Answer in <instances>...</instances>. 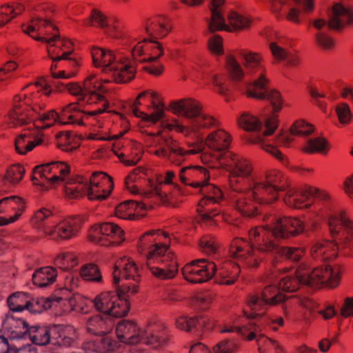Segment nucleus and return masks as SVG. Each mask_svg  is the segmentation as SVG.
<instances>
[{"label": "nucleus", "instance_id": "52", "mask_svg": "<svg viewBox=\"0 0 353 353\" xmlns=\"http://www.w3.org/2000/svg\"><path fill=\"white\" fill-rule=\"evenodd\" d=\"M259 294L268 307L276 305L286 299L285 295L279 292V290L272 285H267Z\"/></svg>", "mask_w": 353, "mask_h": 353}, {"label": "nucleus", "instance_id": "32", "mask_svg": "<svg viewBox=\"0 0 353 353\" xmlns=\"http://www.w3.org/2000/svg\"><path fill=\"white\" fill-rule=\"evenodd\" d=\"M353 24V10L341 4H335L332 8V14L328 21V27L332 30H341L345 26Z\"/></svg>", "mask_w": 353, "mask_h": 353}, {"label": "nucleus", "instance_id": "30", "mask_svg": "<svg viewBox=\"0 0 353 353\" xmlns=\"http://www.w3.org/2000/svg\"><path fill=\"white\" fill-rule=\"evenodd\" d=\"M43 136L40 130H25L15 139V150L20 154H27L43 143Z\"/></svg>", "mask_w": 353, "mask_h": 353}, {"label": "nucleus", "instance_id": "5", "mask_svg": "<svg viewBox=\"0 0 353 353\" xmlns=\"http://www.w3.org/2000/svg\"><path fill=\"white\" fill-rule=\"evenodd\" d=\"M32 181L44 184L47 181L54 187L63 185L69 199H77L85 192L83 177L71 175L70 166L64 161H52L37 165L34 168Z\"/></svg>", "mask_w": 353, "mask_h": 353}, {"label": "nucleus", "instance_id": "28", "mask_svg": "<svg viewBox=\"0 0 353 353\" xmlns=\"http://www.w3.org/2000/svg\"><path fill=\"white\" fill-rule=\"evenodd\" d=\"M142 331L136 322L128 320L121 321L116 327L118 339L127 345H136L141 343Z\"/></svg>", "mask_w": 353, "mask_h": 353}, {"label": "nucleus", "instance_id": "64", "mask_svg": "<svg viewBox=\"0 0 353 353\" xmlns=\"http://www.w3.org/2000/svg\"><path fill=\"white\" fill-rule=\"evenodd\" d=\"M83 24L86 26H94L104 28L108 26V21L105 15L98 10H93L90 17L85 19Z\"/></svg>", "mask_w": 353, "mask_h": 353}, {"label": "nucleus", "instance_id": "43", "mask_svg": "<svg viewBox=\"0 0 353 353\" xmlns=\"http://www.w3.org/2000/svg\"><path fill=\"white\" fill-rule=\"evenodd\" d=\"M268 305L259 293L250 294L247 299V307L244 314L248 318H256L265 313Z\"/></svg>", "mask_w": 353, "mask_h": 353}, {"label": "nucleus", "instance_id": "1", "mask_svg": "<svg viewBox=\"0 0 353 353\" xmlns=\"http://www.w3.org/2000/svg\"><path fill=\"white\" fill-rule=\"evenodd\" d=\"M270 233L260 229L249 232L250 243L242 238L232 240L229 253L248 268H256L262 261L260 252L276 254L292 261H299L305 254L303 248L280 247L278 240L269 239Z\"/></svg>", "mask_w": 353, "mask_h": 353}, {"label": "nucleus", "instance_id": "46", "mask_svg": "<svg viewBox=\"0 0 353 353\" xmlns=\"http://www.w3.org/2000/svg\"><path fill=\"white\" fill-rule=\"evenodd\" d=\"M53 219L52 212L45 208L36 211L31 218L32 226L42 232L47 236V229H52L53 225H50Z\"/></svg>", "mask_w": 353, "mask_h": 353}, {"label": "nucleus", "instance_id": "47", "mask_svg": "<svg viewBox=\"0 0 353 353\" xmlns=\"http://www.w3.org/2000/svg\"><path fill=\"white\" fill-rule=\"evenodd\" d=\"M57 276L56 269L46 266L37 270L32 275L33 283L39 287H46L53 283Z\"/></svg>", "mask_w": 353, "mask_h": 353}, {"label": "nucleus", "instance_id": "21", "mask_svg": "<svg viewBox=\"0 0 353 353\" xmlns=\"http://www.w3.org/2000/svg\"><path fill=\"white\" fill-rule=\"evenodd\" d=\"M216 265L205 259L193 260L182 269L184 279L193 283H200L209 281L215 274Z\"/></svg>", "mask_w": 353, "mask_h": 353}, {"label": "nucleus", "instance_id": "26", "mask_svg": "<svg viewBox=\"0 0 353 353\" xmlns=\"http://www.w3.org/2000/svg\"><path fill=\"white\" fill-rule=\"evenodd\" d=\"M46 303L45 309L51 305L45 299H41L38 301L30 299L27 294L24 292H15L10 295L8 299V304L12 312H19L26 309L32 312H40L39 305Z\"/></svg>", "mask_w": 353, "mask_h": 353}, {"label": "nucleus", "instance_id": "63", "mask_svg": "<svg viewBox=\"0 0 353 353\" xmlns=\"http://www.w3.org/2000/svg\"><path fill=\"white\" fill-rule=\"evenodd\" d=\"M25 172L23 165L20 164L13 165L7 170L4 179L9 183L15 185L22 180Z\"/></svg>", "mask_w": 353, "mask_h": 353}, {"label": "nucleus", "instance_id": "33", "mask_svg": "<svg viewBox=\"0 0 353 353\" xmlns=\"http://www.w3.org/2000/svg\"><path fill=\"white\" fill-rule=\"evenodd\" d=\"M168 339V334L166 327L163 325H153L142 331V339L141 343L152 345L158 347L166 343Z\"/></svg>", "mask_w": 353, "mask_h": 353}, {"label": "nucleus", "instance_id": "35", "mask_svg": "<svg viewBox=\"0 0 353 353\" xmlns=\"http://www.w3.org/2000/svg\"><path fill=\"white\" fill-rule=\"evenodd\" d=\"M51 341L54 345L69 346L76 336L75 329L70 325H56L50 329Z\"/></svg>", "mask_w": 353, "mask_h": 353}, {"label": "nucleus", "instance_id": "34", "mask_svg": "<svg viewBox=\"0 0 353 353\" xmlns=\"http://www.w3.org/2000/svg\"><path fill=\"white\" fill-rule=\"evenodd\" d=\"M3 327L12 339H19L28 332V323L23 319L8 314L3 322Z\"/></svg>", "mask_w": 353, "mask_h": 353}, {"label": "nucleus", "instance_id": "24", "mask_svg": "<svg viewBox=\"0 0 353 353\" xmlns=\"http://www.w3.org/2000/svg\"><path fill=\"white\" fill-rule=\"evenodd\" d=\"M236 193L232 197L235 209L243 216H252L257 213V204L265 205L261 203L252 194V184L250 188L243 190H235Z\"/></svg>", "mask_w": 353, "mask_h": 353}, {"label": "nucleus", "instance_id": "6", "mask_svg": "<svg viewBox=\"0 0 353 353\" xmlns=\"http://www.w3.org/2000/svg\"><path fill=\"white\" fill-rule=\"evenodd\" d=\"M46 96L52 92L50 86L45 81L29 85L26 92L17 94L13 99V108L6 117V123L9 127L18 128L29 125L28 130L34 127L37 117V97L39 91Z\"/></svg>", "mask_w": 353, "mask_h": 353}, {"label": "nucleus", "instance_id": "37", "mask_svg": "<svg viewBox=\"0 0 353 353\" xmlns=\"http://www.w3.org/2000/svg\"><path fill=\"white\" fill-rule=\"evenodd\" d=\"M113 327L112 320L105 314H97L89 318L87 323L88 331L95 335H105Z\"/></svg>", "mask_w": 353, "mask_h": 353}, {"label": "nucleus", "instance_id": "15", "mask_svg": "<svg viewBox=\"0 0 353 353\" xmlns=\"http://www.w3.org/2000/svg\"><path fill=\"white\" fill-rule=\"evenodd\" d=\"M199 190L203 195L196 209L200 220L203 223H210L221 212L217 208H211V207L213 205L219 204L223 200V194L218 187L209 183L208 181Z\"/></svg>", "mask_w": 353, "mask_h": 353}, {"label": "nucleus", "instance_id": "11", "mask_svg": "<svg viewBox=\"0 0 353 353\" xmlns=\"http://www.w3.org/2000/svg\"><path fill=\"white\" fill-rule=\"evenodd\" d=\"M114 284L123 294H134L138 292L141 275L136 263L129 257L118 260L113 272Z\"/></svg>", "mask_w": 353, "mask_h": 353}, {"label": "nucleus", "instance_id": "44", "mask_svg": "<svg viewBox=\"0 0 353 353\" xmlns=\"http://www.w3.org/2000/svg\"><path fill=\"white\" fill-rule=\"evenodd\" d=\"M221 333H237L248 341H252L259 334V326L253 323L243 327H239L230 323L225 324L220 328Z\"/></svg>", "mask_w": 353, "mask_h": 353}, {"label": "nucleus", "instance_id": "16", "mask_svg": "<svg viewBox=\"0 0 353 353\" xmlns=\"http://www.w3.org/2000/svg\"><path fill=\"white\" fill-rule=\"evenodd\" d=\"M341 274V268L338 265L333 268L330 265L316 268L310 273H305L301 269L297 270L298 278L302 283L312 287L327 283L330 287L334 288L339 284Z\"/></svg>", "mask_w": 353, "mask_h": 353}, {"label": "nucleus", "instance_id": "12", "mask_svg": "<svg viewBox=\"0 0 353 353\" xmlns=\"http://www.w3.org/2000/svg\"><path fill=\"white\" fill-rule=\"evenodd\" d=\"M130 112L147 121L155 123L164 115L163 105L159 95L153 90L141 92L130 108Z\"/></svg>", "mask_w": 353, "mask_h": 353}, {"label": "nucleus", "instance_id": "38", "mask_svg": "<svg viewBox=\"0 0 353 353\" xmlns=\"http://www.w3.org/2000/svg\"><path fill=\"white\" fill-rule=\"evenodd\" d=\"M224 0H211L212 17L208 26V29L211 32L222 30L231 31L230 28L225 24L222 15V6Z\"/></svg>", "mask_w": 353, "mask_h": 353}, {"label": "nucleus", "instance_id": "7", "mask_svg": "<svg viewBox=\"0 0 353 353\" xmlns=\"http://www.w3.org/2000/svg\"><path fill=\"white\" fill-rule=\"evenodd\" d=\"M91 54L94 66L111 78L103 80V83L113 81L117 83H126L134 79L135 65L131 59H117L113 51L99 47H92Z\"/></svg>", "mask_w": 353, "mask_h": 353}, {"label": "nucleus", "instance_id": "27", "mask_svg": "<svg viewBox=\"0 0 353 353\" xmlns=\"http://www.w3.org/2000/svg\"><path fill=\"white\" fill-rule=\"evenodd\" d=\"M179 179L183 183L199 190L209 181L210 173L201 166H187L181 169Z\"/></svg>", "mask_w": 353, "mask_h": 353}, {"label": "nucleus", "instance_id": "14", "mask_svg": "<svg viewBox=\"0 0 353 353\" xmlns=\"http://www.w3.org/2000/svg\"><path fill=\"white\" fill-rule=\"evenodd\" d=\"M272 225L258 226L252 228L249 232H259L260 229L270 233V239H287L294 237L304 231L305 225L302 221L297 218L283 216L273 219Z\"/></svg>", "mask_w": 353, "mask_h": 353}, {"label": "nucleus", "instance_id": "48", "mask_svg": "<svg viewBox=\"0 0 353 353\" xmlns=\"http://www.w3.org/2000/svg\"><path fill=\"white\" fill-rule=\"evenodd\" d=\"M216 272L220 276L219 283L223 285H231L234 283L240 273L238 264L226 262L219 269L216 268Z\"/></svg>", "mask_w": 353, "mask_h": 353}, {"label": "nucleus", "instance_id": "4", "mask_svg": "<svg viewBox=\"0 0 353 353\" xmlns=\"http://www.w3.org/2000/svg\"><path fill=\"white\" fill-rule=\"evenodd\" d=\"M203 108V105L199 101L192 98L172 101L170 103V111L175 115L183 116L185 121L181 122L175 119L167 124V129L185 137H197L203 130L218 126V120L204 112Z\"/></svg>", "mask_w": 353, "mask_h": 353}, {"label": "nucleus", "instance_id": "50", "mask_svg": "<svg viewBox=\"0 0 353 353\" xmlns=\"http://www.w3.org/2000/svg\"><path fill=\"white\" fill-rule=\"evenodd\" d=\"M260 353H285L281 345L263 335L259 328V334L255 337Z\"/></svg>", "mask_w": 353, "mask_h": 353}, {"label": "nucleus", "instance_id": "60", "mask_svg": "<svg viewBox=\"0 0 353 353\" xmlns=\"http://www.w3.org/2000/svg\"><path fill=\"white\" fill-rule=\"evenodd\" d=\"M227 68L231 78L234 81H240L245 77H248L245 70L243 69L240 63L233 57H228Z\"/></svg>", "mask_w": 353, "mask_h": 353}, {"label": "nucleus", "instance_id": "31", "mask_svg": "<svg viewBox=\"0 0 353 353\" xmlns=\"http://www.w3.org/2000/svg\"><path fill=\"white\" fill-rule=\"evenodd\" d=\"M79 101L82 103L90 105H95L97 106L96 110L83 112L84 117H86L87 119L90 117H94L95 119L97 120V117L107 111L109 108L108 101L104 96L99 94L96 91L88 93L85 92L81 98H79Z\"/></svg>", "mask_w": 353, "mask_h": 353}, {"label": "nucleus", "instance_id": "10", "mask_svg": "<svg viewBox=\"0 0 353 353\" xmlns=\"http://www.w3.org/2000/svg\"><path fill=\"white\" fill-rule=\"evenodd\" d=\"M150 148V153L160 158H167L177 165L184 161L185 156L196 154L202 150V147L197 144L192 145V149L184 150L171 137L159 134L152 137Z\"/></svg>", "mask_w": 353, "mask_h": 353}, {"label": "nucleus", "instance_id": "45", "mask_svg": "<svg viewBox=\"0 0 353 353\" xmlns=\"http://www.w3.org/2000/svg\"><path fill=\"white\" fill-rule=\"evenodd\" d=\"M43 108V107L37 103L38 114L34 123L35 130H39V129L48 128L57 123H60L59 113L54 110L41 112Z\"/></svg>", "mask_w": 353, "mask_h": 353}, {"label": "nucleus", "instance_id": "59", "mask_svg": "<svg viewBox=\"0 0 353 353\" xmlns=\"http://www.w3.org/2000/svg\"><path fill=\"white\" fill-rule=\"evenodd\" d=\"M81 276L88 281L101 282L102 275L98 266L93 263L83 265L80 270Z\"/></svg>", "mask_w": 353, "mask_h": 353}, {"label": "nucleus", "instance_id": "58", "mask_svg": "<svg viewBox=\"0 0 353 353\" xmlns=\"http://www.w3.org/2000/svg\"><path fill=\"white\" fill-rule=\"evenodd\" d=\"M66 60L68 61L69 66L72 67L73 70L70 71L62 70L58 72H55L54 70L57 68V64H52L50 68V71L53 78L70 79L72 77H74L77 74V68L79 66V61L75 58L70 57V56H68V59Z\"/></svg>", "mask_w": 353, "mask_h": 353}, {"label": "nucleus", "instance_id": "20", "mask_svg": "<svg viewBox=\"0 0 353 353\" xmlns=\"http://www.w3.org/2000/svg\"><path fill=\"white\" fill-rule=\"evenodd\" d=\"M83 183L86 185L85 192L79 197L87 195L90 201L105 199L114 188L112 179L102 172L93 173L90 179L89 185L87 180L83 178Z\"/></svg>", "mask_w": 353, "mask_h": 353}, {"label": "nucleus", "instance_id": "22", "mask_svg": "<svg viewBox=\"0 0 353 353\" xmlns=\"http://www.w3.org/2000/svg\"><path fill=\"white\" fill-rule=\"evenodd\" d=\"M26 208L23 199L17 196L0 200V225H6L18 220Z\"/></svg>", "mask_w": 353, "mask_h": 353}, {"label": "nucleus", "instance_id": "25", "mask_svg": "<svg viewBox=\"0 0 353 353\" xmlns=\"http://www.w3.org/2000/svg\"><path fill=\"white\" fill-rule=\"evenodd\" d=\"M221 161L222 163L229 168L232 176L248 178L252 176L253 165L248 159L227 151L223 154Z\"/></svg>", "mask_w": 353, "mask_h": 353}, {"label": "nucleus", "instance_id": "41", "mask_svg": "<svg viewBox=\"0 0 353 353\" xmlns=\"http://www.w3.org/2000/svg\"><path fill=\"white\" fill-rule=\"evenodd\" d=\"M78 105L75 103H71L61 108L59 114L61 124H76L81 125L83 124L84 117L83 112L77 111Z\"/></svg>", "mask_w": 353, "mask_h": 353}, {"label": "nucleus", "instance_id": "54", "mask_svg": "<svg viewBox=\"0 0 353 353\" xmlns=\"http://www.w3.org/2000/svg\"><path fill=\"white\" fill-rule=\"evenodd\" d=\"M250 142L254 144H259L260 147L267 152L268 153L272 154L276 159H277L279 161L283 163L284 165H287L288 163V159L287 157L284 156L281 153V152L276 148V147L265 143L263 141V138L261 136H255L253 135L250 138Z\"/></svg>", "mask_w": 353, "mask_h": 353}, {"label": "nucleus", "instance_id": "42", "mask_svg": "<svg viewBox=\"0 0 353 353\" xmlns=\"http://www.w3.org/2000/svg\"><path fill=\"white\" fill-rule=\"evenodd\" d=\"M337 252V245L334 242L327 241H317L311 249L312 257L320 260L335 258Z\"/></svg>", "mask_w": 353, "mask_h": 353}, {"label": "nucleus", "instance_id": "55", "mask_svg": "<svg viewBox=\"0 0 353 353\" xmlns=\"http://www.w3.org/2000/svg\"><path fill=\"white\" fill-rule=\"evenodd\" d=\"M79 263L77 256L72 252H63L58 254L54 259V264L59 268L68 271Z\"/></svg>", "mask_w": 353, "mask_h": 353}, {"label": "nucleus", "instance_id": "36", "mask_svg": "<svg viewBox=\"0 0 353 353\" xmlns=\"http://www.w3.org/2000/svg\"><path fill=\"white\" fill-rule=\"evenodd\" d=\"M284 202L290 208L301 209L310 206L312 201L307 192L306 187L304 190H288Z\"/></svg>", "mask_w": 353, "mask_h": 353}, {"label": "nucleus", "instance_id": "29", "mask_svg": "<svg viewBox=\"0 0 353 353\" xmlns=\"http://www.w3.org/2000/svg\"><path fill=\"white\" fill-rule=\"evenodd\" d=\"M145 30L152 39H163L172 31L171 21L164 15L151 17L145 21Z\"/></svg>", "mask_w": 353, "mask_h": 353}, {"label": "nucleus", "instance_id": "39", "mask_svg": "<svg viewBox=\"0 0 353 353\" xmlns=\"http://www.w3.org/2000/svg\"><path fill=\"white\" fill-rule=\"evenodd\" d=\"M231 142L230 135L224 130L219 129L208 134L205 144L214 151L226 150Z\"/></svg>", "mask_w": 353, "mask_h": 353}, {"label": "nucleus", "instance_id": "9", "mask_svg": "<svg viewBox=\"0 0 353 353\" xmlns=\"http://www.w3.org/2000/svg\"><path fill=\"white\" fill-rule=\"evenodd\" d=\"M252 194L261 203L272 204L277 201L279 193L288 187V179L279 170L267 172L264 180L252 178Z\"/></svg>", "mask_w": 353, "mask_h": 353}, {"label": "nucleus", "instance_id": "61", "mask_svg": "<svg viewBox=\"0 0 353 353\" xmlns=\"http://www.w3.org/2000/svg\"><path fill=\"white\" fill-rule=\"evenodd\" d=\"M238 123L241 128L247 131H256L261 128V123L258 118L246 112L241 114Z\"/></svg>", "mask_w": 353, "mask_h": 353}, {"label": "nucleus", "instance_id": "40", "mask_svg": "<svg viewBox=\"0 0 353 353\" xmlns=\"http://www.w3.org/2000/svg\"><path fill=\"white\" fill-rule=\"evenodd\" d=\"M127 130L122 131L118 134L114 135L111 137V139H117V141L113 143L112 145V150L114 153L120 159V160L127 166H132L135 165L138 163V162L140 161L141 158V149L137 148V151L134 154H132L130 155H128V157H125V154L124 152H119V150L121 149V147H123V140H119V139L122 137L125 132ZM139 148H140L139 146Z\"/></svg>", "mask_w": 353, "mask_h": 353}, {"label": "nucleus", "instance_id": "13", "mask_svg": "<svg viewBox=\"0 0 353 353\" xmlns=\"http://www.w3.org/2000/svg\"><path fill=\"white\" fill-rule=\"evenodd\" d=\"M119 292H121L119 290ZM125 294L115 291H105L98 294L92 301L95 309L104 314L113 317L125 316L130 310V304Z\"/></svg>", "mask_w": 353, "mask_h": 353}, {"label": "nucleus", "instance_id": "3", "mask_svg": "<svg viewBox=\"0 0 353 353\" xmlns=\"http://www.w3.org/2000/svg\"><path fill=\"white\" fill-rule=\"evenodd\" d=\"M52 17V12L48 8L37 10L30 21L22 25V30L34 39L48 44V55L56 64L57 61L68 59L73 52V44L70 40L59 37Z\"/></svg>", "mask_w": 353, "mask_h": 353}, {"label": "nucleus", "instance_id": "17", "mask_svg": "<svg viewBox=\"0 0 353 353\" xmlns=\"http://www.w3.org/2000/svg\"><path fill=\"white\" fill-rule=\"evenodd\" d=\"M146 170L142 167H138L134 169L125 178V184L126 188L134 194H141L146 198H150L154 196H157L161 199L166 194L162 192V184H156L152 179L147 180V187L148 190H144L143 188V181H145V177L146 176Z\"/></svg>", "mask_w": 353, "mask_h": 353}, {"label": "nucleus", "instance_id": "18", "mask_svg": "<svg viewBox=\"0 0 353 353\" xmlns=\"http://www.w3.org/2000/svg\"><path fill=\"white\" fill-rule=\"evenodd\" d=\"M165 51L164 45L155 39H144L131 50V61L134 63L135 74L138 63L153 62L162 57Z\"/></svg>", "mask_w": 353, "mask_h": 353}, {"label": "nucleus", "instance_id": "57", "mask_svg": "<svg viewBox=\"0 0 353 353\" xmlns=\"http://www.w3.org/2000/svg\"><path fill=\"white\" fill-rule=\"evenodd\" d=\"M339 223L342 225L348 232L353 230V221L348 217L345 212H341L338 216L332 217L330 219V230L332 234L339 232Z\"/></svg>", "mask_w": 353, "mask_h": 353}, {"label": "nucleus", "instance_id": "2", "mask_svg": "<svg viewBox=\"0 0 353 353\" xmlns=\"http://www.w3.org/2000/svg\"><path fill=\"white\" fill-rule=\"evenodd\" d=\"M169 244V234L161 230L145 232L137 243L138 252L144 256L147 268L159 279H173L178 272V263Z\"/></svg>", "mask_w": 353, "mask_h": 353}, {"label": "nucleus", "instance_id": "8", "mask_svg": "<svg viewBox=\"0 0 353 353\" xmlns=\"http://www.w3.org/2000/svg\"><path fill=\"white\" fill-rule=\"evenodd\" d=\"M240 56L247 76L256 78L248 88L247 96L254 99H263L265 94L263 90L265 88L268 80L266 78V68L263 56L251 51H242Z\"/></svg>", "mask_w": 353, "mask_h": 353}, {"label": "nucleus", "instance_id": "23", "mask_svg": "<svg viewBox=\"0 0 353 353\" xmlns=\"http://www.w3.org/2000/svg\"><path fill=\"white\" fill-rule=\"evenodd\" d=\"M81 219L78 216H70L47 229V236L55 241L69 240L76 237L81 229Z\"/></svg>", "mask_w": 353, "mask_h": 353}, {"label": "nucleus", "instance_id": "53", "mask_svg": "<svg viewBox=\"0 0 353 353\" xmlns=\"http://www.w3.org/2000/svg\"><path fill=\"white\" fill-rule=\"evenodd\" d=\"M24 10L23 5L7 4L0 7V28L10 22L12 19L20 14Z\"/></svg>", "mask_w": 353, "mask_h": 353}, {"label": "nucleus", "instance_id": "62", "mask_svg": "<svg viewBox=\"0 0 353 353\" xmlns=\"http://www.w3.org/2000/svg\"><path fill=\"white\" fill-rule=\"evenodd\" d=\"M335 112L339 123L343 125H349L352 121V113L350 105L345 102H341L335 107Z\"/></svg>", "mask_w": 353, "mask_h": 353}, {"label": "nucleus", "instance_id": "51", "mask_svg": "<svg viewBox=\"0 0 353 353\" xmlns=\"http://www.w3.org/2000/svg\"><path fill=\"white\" fill-rule=\"evenodd\" d=\"M28 333L31 341L36 345H45L51 341L50 330L46 327L32 326Z\"/></svg>", "mask_w": 353, "mask_h": 353}, {"label": "nucleus", "instance_id": "56", "mask_svg": "<svg viewBox=\"0 0 353 353\" xmlns=\"http://www.w3.org/2000/svg\"><path fill=\"white\" fill-rule=\"evenodd\" d=\"M329 150L328 143L325 139L322 137H316L310 139L307 141L305 146L302 149V151L308 154H313L315 152L321 154H326Z\"/></svg>", "mask_w": 353, "mask_h": 353}, {"label": "nucleus", "instance_id": "19", "mask_svg": "<svg viewBox=\"0 0 353 353\" xmlns=\"http://www.w3.org/2000/svg\"><path fill=\"white\" fill-rule=\"evenodd\" d=\"M89 240L101 246L118 245L123 241V230L112 223H103L92 226Z\"/></svg>", "mask_w": 353, "mask_h": 353}, {"label": "nucleus", "instance_id": "49", "mask_svg": "<svg viewBox=\"0 0 353 353\" xmlns=\"http://www.w3.org/2000/svg\"><path fill=\"white\" fill-rule=\"evenodd\" d=\"M143 203H134L133 201H125L118 205L115 208V216L122 219H134V211L138 208H144Z\"/></svg>", "mask_w": 353, "mask_h": 353}]
</instances>
